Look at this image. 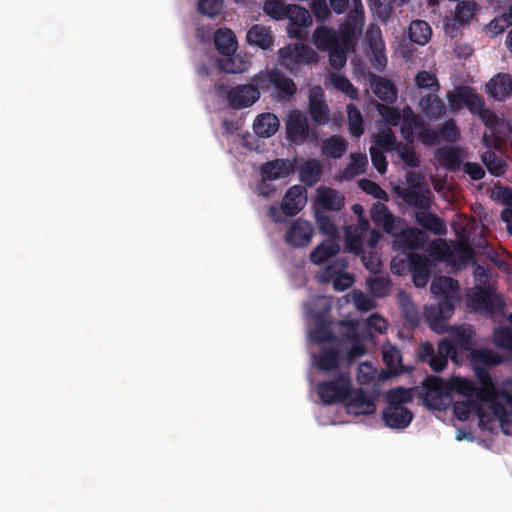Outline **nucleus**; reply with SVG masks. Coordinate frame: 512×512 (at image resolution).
<instances>
[{
	"label": "nucleus",
	"instance_id": "obj_1",
	"mask_svg": "<svg viewBox=\"0 0 512 512\" xmlns=\"http://www.w3.org/2000/svg\"><path fill=\"white\" fill-rule=\"evenodd\" d=\"M252 82L264 93L273 88L282 100L290 99L297 92L295 82L277 67L260 71L253 76Z\"/></svg>",
	"mask_w": 512,
	"mask_h": 512
},
{
	"label": "nucleus",
	"instance_id": "obj_2",
	"mask_svg": "<svg viewBox=\"0 0 512 512\" xmlns=\"http://www.w3.org/2000/svg\"><path fill=\"white\" fill-rule=\"evenodd\" d=\"M280 65L296 75L302 65L317 63L318 53L309 45L304 43H294L286 45L278 50Z\"/></svg>",
	"mask_w": 512,
	"mask_h": 512
},
{
	"label": "nucleus",
	"instance_id": "obj_3",
	"mask_svg": "<svg viewBox=\"0 0 512 512\" xmlns=\"http://www.w3.org/2000/svg\"><path fill=\"white\" fill-rule=\"evenodd\" d=\"M316 392L320 400L326 404L346 402L352 394V380L347 373L340 372L328 381L319 382Z\"/></svg>",
	"mask_w": 512,
	"mask_h": 512
},
{
	"label": "nucleus",
	"instance_id": "obj_4",
	"mask_svg": "<svg viewBox=\"0 0 512 512\" xmlns=\"http://www.w3.org/2000/svg\"><path fill=\"white\" fill-rule=\"evenodd\" d=\"M467 302L468 306L475 312L487 316L495 315L504 308L502 297L495 293L490 285L477 286L475 290L468 295Z\"/></svg>",
	"mask_w": 512,
	"mask_h": 512
},
{
	"label": "nucleus",
	"instance_id": "obj_5",
	"mask_svg": "<svg viewBox=\"0 0 512 512\" xmlns=\"http://www.w3.org/2000/svg\"><path fill=\"white\" fill-rule=\"evenodd\" d=\"M285 127L286 138L295 145L318 141L316 131L309 127L307 117L298 109L289 112Z\"/></svg>",
	"mask_w": 512,
	"mask_h": 512
},
{
	"label": "nucleus",
	"instance_id": "obj_6",
	"mask_svg": "<svg viewBox=\"0 0 512 512\" xmlns=\"http://www.w3.org/2000/svg\"><path fill=\"white\" fill-rule=\"evenodd\" d=\"M423 402L433 409L442 411L449 407L452 396L446 381L436 376H428L423 382Z\"/></svg>",
	"mask_w": 512,
	"mask_h": 512
},
{
	"label": "nucleus",
	"instance_id": "obj_7",
	"mask_svg": "<svg viewBox=\"0 0 512 512\" xmlns=\"http://www.w3.org/2000/svg\"><path fill=\"white\" fill-rule=\"evenodd\" d=\"M260 88L256 84L238 85L227 92L228 105L233 109L252 106L260 98Z\"/></svg>",
	"mask_w": 512,
	"mask_h": 512
},
{
	"label": "nucleus",
	"instance_id": "obj_8",
	"mask_svg": "<svg viewBox=\"0 0 512 512\" xmlns=\"http://www.w3.org/2000/svg\"><path fill=\"white\" fill-rule=\"evenodd\" d=\"M394 192L401 198L407 205L416 208L417 211L431 208L432 193L428 188L422 187H400L394 188Z\"/></svg>",
	"mask_w": 512,
	"mask_h": 512
},
{
	"label": "nucleus",
	"instance_id": "obj_9",
	"mask_svg": "<svg viewBox=\"0 0 512 512\" xmlns=\"http://www.w3.org/2000/svg\"><path fill=\"white\" fill-rule=\"evenodd\" d=\"M313 234L314 228L311 223L299 218L290 225L285 241L294 248H302L310 244Z\"/></svg>",
	"mask_w": 512,
	"mask_h": 512
},
{
	"label": "nucleus",
	"instance_id": "obj_10",
	"mask_svg": "<svg viewBox=\"0 0 512 512\" xmlns=\"http://www.w3.org/2000/svg\"><path fill=\"white\" fill-rule=\"evenodd\" d=\"M431 262L423 254L411 253L408 255V270L412 275L416 287H425L430 277Z\"/></svg>",
	"mask_w": 512,
	"mask_h": 512
},
{
	"label": "nucleus",
	"instance_id": "obj_11",
	"mask_svg": "<svg viewBox=\"0 0 512 512\" xmlns=\"http://www.w3.org/2000/svg\"><path fill=\"white\" fill-rule=\"evenodd\" d=\"M369 226L367 219L360 218L357 225H350L346 228L345 242L349 252L354 254H361L363 252L364 240L370 231Z\"/></svg>",
	"mask_w": 512,
	"mask_h": 512
},
{
	"label": "nucleus",
	"instance_id": "obj_12",
	"mask_svg": "<svg viewBox=\"0 0 512 512\" xmlns=\"http://www.w3.org/2000/svg\"><path fill=\"white\" fill-rule=\"evenodd\" d=\"M286 17L290 20L288 33L293 38H302L304 36V29L312 23L310 12L298 5L287 7Z\"/></svg>",
	"mask_w": 512,
	"mask_h": 512
},
{
	"label": "nucleus",
	"instance_id": "obj_13",
	"mask_svg": "<svg viewBox=\"0 0 512 512\" xmlns=\"http://www.w3.org/2000/svg\"><path fill=\"white\" fill-rule=\"evenodd\" d=\"M295 170L296 161L290 159H274L260 167L261 177L269 181L288 177Z\"/></svg>",
	"mask_w": 512,
	"mask_h": 512
},
{
	"label": "nucleus",
	"instance_id": "obj_14",
	"mask_svg": "<svg viewBox=\"0 0 512 512\" xmlns=\"http://www.w3.org/2000/svg\"><path fill=\"white\" fill-rule=\"evenodd\" d=\"M364 25L363 7H356L349 11L346 21L341 25L340 32L344 44L352 42L362 33Z\"/></svg>",
	"mask_w": 512,
	"mask_h": 512
},
{
	"label": "nucleus",
	"instance_id": "obj_15",
	"mask_svg": "<svg viewBox=\"0 0 512 512\" xmlns=\"http://www.w3.org/2000/svg\"><path fill=\"white\" fill-rule=\"evenodd\" d=\"M395 244L402 250H417L424 247L428 241L427 234L416 227H409L394 234Z\"/></svg>",
	"mask_w": 512,
	"mask_h": 512
},
{
	"label": "nucleus",
	"instance_id": "obj_16",
	"mask_svg": "<svg viewBox=\"0 0 512 512\" xmlns=\"http://www.w3.org/2000/svg\"><path fill=\"white\" fill-rule=\"evenodd\" d=\"M347 411L354 415H371L376 411L374 398L362 389L352 390L350 398L347 400Z\"/></svg>",
	"mask_w": 512,
	"mask_h": 512
},
{
	"label": "nucleus",
	"instance_id": "obj_17",
	"mask_svg": "<svg viewBox=\"0 0 512 512\" xmlns=\"http://www.w3.org/2000/svg\"><path fill=\"white\" fill-rule=\"evenodd\" d=\"M340 325L347 327L344 337L350 343V348L346 352V358L349 362L355 361L366 353V347L357 332V321L342 320Z\"/></svg>",
	"mask_w": 512,
	"mask_h": 512
},
{
	"label": "nucleus",
	"instance_id": "obj_18",
	"mask_svg": "<svg viewBox=\"0 0 512 512\" xmlns=\"http://www.w3.org/2000/svg\"><path fill=\"white\" fill-rule=\"evenodd\" d=\"M305 189L300 185L290 187L281 202V209L287 216L297 215L306 203Z\"/></svg>",
	"mask_w": 512,
	"mask_h": 512
},
{
	"label": "nucleus",
	"instance_id": "obj_19",
	"mask_svg": "<svg viewBox=\"0 0 512 512\" xmlns=\"http://www.w3.org/2000/svg\"><path fill=\"white\" fill-rule=\"evenodd\" d=\"M382 419L389 428L404 429L411 423L413 414L405 406H387L382 411Z\"/></svg>",
	"mask_w": 512,
	"mask_h": 512
},
{
	"label": "nucleus",
	"instance_id": "obj_20",
	"mask_svg": "<svg viewBox=\"0 0 512 512\" xmlns=\"http://www.w3.org/2000/svg\"><path fill=\"white\" fill-rule=\"evenodd\" d=\"M437 358H434L430 363V368L434 372H441L448 364V359L457 362V347L449 339H442L439 341L436 352Z\"/></svg>",
	"mask_w": 512,
	"mask_h": 512
},
{
	"label": "nucleus",
	"instance_id": "obj_21",
	"mask_svg": "<svg viewBox=\"0 0 512 512\" xmlns=\"http://www.w3.org/2000/svg\"><path fill=\"white\" fill-rule=\"evenodd\" d=\"M317 204L325 210L340 211L345 205L344 195L330 187L320 186L317 188Z\"/></svg>",
	"mask_w": 512,
	"mask_h": 512
},
{
	"label": "nucleus",
	"instance_id": "obj_22",
	"mask_svg": "<svg viewBox=\"0 0 512 512\" xmlns=\"http://www.w3.org/2000/svg\"><path fill=\"white\" fill-rule=\"evenodd\" d=\"M416 222L434 235L444 236L447 234V226L443 219L431 212L430 209H423L415 213Z\"/></svg>",
	"mask_w": 512,
	"mask_h": 512
},
{
	"label": "nucleus",
	"instance_id": "obj_23",
	"mask_svg": "<svg viewBox=\"0 0 512 512\" xmlns=\"http://www.w3.org/2000/svg\"><path fill=\"white\" fill-rule=\"evenodd\" d=\"M370 86L373 93L383 102L394 103L397 99V90L393 82L376 74L370 75Z\"/></svg>",
	"mask_w": 512,
	"mask_h": 512
},
{
	"label": "nucleus",
	"instance_id": "obj_24",
	"mask_svg": "<svg viewBox=\"0 0 512 512\" xmlns=\"http://www.w3.org/2000/svg\"><path fill=\"white\" fill-rule=\"evenodd\" d=\"M461 152L462 150L458 147L444 146L436 150L435 158L443 168L450 172H457L463 165Z\"/></svg>",
	"mask_w": 512,
	"mask_h": 512
},
{
	"label": "nucleus",
	"instance_id": "obj_25",
	"mask_svg": "<svg viewBox=\"0 0 512 512\" xmlns=\"http://www.w3.org/2000/svg\"><path fill=\"white\" fill-rule=\"evenodd\" d=\"M280 122L278 117L270 112L258 115L253 122V130L260 138H269L279 129Z\"/></svg>",
	"mask_w": 512,
	"mask_h": 512
},
{
	"label": "nucleus",
	"instance_id": "obj_26",
	"mask_svg": "<svg viewBox=\"0 0 512 512\" xmlns=\"http://www.w3.org/2000/svg\"><path fill=\"white\" fill-rule=\"evenodd\" d=\"M472 412H476L481 423H484L485 413L482 407V400L467 399L466 401H456L453 404V414L460 421H466Z\"/></svg>",
	"mask_w": 512,
	"mask_h": 512
},
{
	"label": "nucleus",
	"instance_id": "obj_27",
	"mask_svg": "<svg viewBox=\"0 0 512 512\" xmlns=\"http://www.w3.org/2000/svg\"><path fill=\"white\" fill-rule=\"evenodd\" d=\"M246 40L250 45L257 46L263 50H270L274 45V37L270 28L255 24L246 34Z\"/></svg>",
	"mask_w": 512,
	"mask_h": 512
},
{
	"label": "nucleus",
	"instance_id": "obj_28",
	"mask_svg": "<svg viewBox=\"0 0 512 512\" xmlns=\"http://www.w3.org/2000/svg\"><path fill=\"white\" fill-rule=\"evenodd\" d=\"M487 88L493 98L504 100L512 94V76L499 73L488 82Z\"/></svg>",
	"mask_w": 512,
	"mask_h": 512
},
{
	"label": "nucleus",
	"instance_id": "obj_29",
	"mask_svg": "<svg viewBox=\"0 0 512 512\" xmlns=\"http://www.w3.org/2000/svg\"><path fill=\"white\" fill-rule=\"evenodd\" d=\"M340 352L333 348H324L314 357V363L318 370L325 373L337 371L340 366Z\"/></svg>",
	"mask_w": 512,
	"mask_h": 512
},
{
	"label": "nucleus",
	"instance_id": "obj_30",
	"mask_svg": "<svg viewBox=\"0 0 512 512\" xmlns=\"http://www.w3.org/2000/svg\"><path fill=\"white\" fill-rule=\"evenodd\" d=\"M216 50L223 56H232L237 49V40L234 32L229 28H220L214 34Z\"/></svg>",
	"mask_w": 512,
	"mask_h": 512
},
{
	"label": "nucleus",
	"instance_id": "obj_31",
	"mask_svg": "<svg viewBox=\"0 0 512 512\" xmlns=\"http://www.w3.org/2000/svg\"><path fill=\"white\" fill-rule=\"evenodd\" d=\"M430 290L435 297H459L460 285L452 277L441 276L432 281Z\"/></svg>",
	"mask_w": 512,
	"mask_h": 512
},
{
	"label": "nucleus",
	"instance_id": "obj_32",
	"mask_svg": "<svg viewBox=\"0 0 512 512\" xmlns=\"http://www.w3.org/2000/svg\"><path fill=\"white\" fill-rule=\"evenodd\" d=\"M371 218L373 222L381 226L388 234H393L395 230V218L385 204H374L371 209Z\"/></svg>",
	"mask_w": 512,
	"mask_h": 512
},
{
	"label": "nucleus",
	"instance_id": "obj_33",
	"mask_svg": "<svg viewBox=\"0 0 512 512\" xmlns=\"http://www.w3.org/2000/svg\"><path fill=\"white\" fill-rule=\"evenodd\" d=\"M321 278L322 282H329L332 280L334 290L340 292L350 288L354 282L353 277L349 273L336 271L333 265L326 267Z\"/></svg>",
	"mask_w": 512,
	"mask_h": 512
},
{
	"label": "nucleus",
	"instance_id": "obj_34",
	"mask_svg": "<svg viewBox=\"0 0 512 512\" xmlns=\"http://www.w3.org/2000/svg\"><path fill=\"white\" fill-rule=\"evenodd\" d=\"M475 372L480 383V387H477V398L482 401L495 398L496 388L489 371L485 367H476Z\"/></svg>",
	"mask_w": 512,
	"mask_h": 512
},
{
	"label": "nucleus",
	"instance_id": "obj_35",
	"mask_svg": "<svg viewBox=\"0 0 512 512\" xmlns=\"http://www.w3.org/2000/svg\"><path fill=\"white\" fill-rule=\"evenodd\" d=\"M419 104L424 115L430 120L439 119L446 112L444 102L437 95L423 96Z\"/></svg>",
	"mask_w": 512,
	"mask_h": 512
},
{
	"label": "nucleus",
	"instance_id": "obj_36",
	"mask_svg": "<svg viewBox=\"0 0 512 512\" xmlns=\"http://www.w3.org/2000/svg\"><path fill=\"white\" fill-rule=\"evenodd\" d=\"M458 96L465 107L476 115L485 106L484 99L470 86L457 87Z\"/></svg>",
	"mask_w": 512,
	"mask_h": 512
},
{
	"label": "nucleus",
	"instance_id": "obj_37",
	"mask_svg": "<svg viewBox=\"0 0 512 512\" xmlns=\"http://www.w3.org/2000/svg\"><path fill=\"white\" fill-rule=\"evenodd\" d=\"M347 141L339 135H332L323 140L321 145V153L333 159L341 158L347 151Z\"/></svg>",
	"mask_w": 512,
	"mask_h": 512
},
{
	"label": "nucleus",
	"instance_id": "obj_38",
	"mask_svg": "<svg viewBox=\"0 0 512 512\" xmlns=\"http://www.w3.org/2000/svg\"><path fill=\"white\" fill-rule=\"evenodd\" d=\"M322 168L317 159H309L299 168V178L305 185L311 187L321 178Z\"/></svg>",
	"mask_w": 512,
	"mask_h": 512
},
{
	"label": "nucleus",
	"instance_id": "obj_39",
	"mask_svg": "<svg viewBox=\"0 0 512 512\" xmlns=\"http://www.w3.org/2000/svg\"><path fill=\"white\" fill-rule=\"evenodd\" d=\"M340 250L335 239L324 241L316 246L310 254V260L316 265L324 263L327 259L335 256Z\"/></svg>",
	"mask_w": 512,
	"mask_h": 512
},
{
	"label": "nucleus",
	"instance_id": "obj_40",
	"mask_svg": "<svg viewBox=\"0 0 512 512\" xmlns=\"http://www.w3.org/2000/svg\"><path fill=\"white\" fill-rule=\"evenodd\" d=\"M409 39L419 45H425L431 38L432 29L424 20L412 21L409 26Z\"/></svg>",
	"mask_w": 512,
	"mask_h": 512
},
{
	"label": "nucleus",
	"instance_id": "obj_41",
	"mask_svg": "<svg viewBox=\"0 0 512 512\" xmlns=\"http://www.w3.org/2000/svg\"><path fill=\"white\" fill-rule=\"evenodd\" d=\"M446 383L450 393L457 392L458 394L467 397V399H473V396L477 399L478 390L473 381L461 377H452Z\"/></svg>",
	"mask_w": 512,
	"mask_h": 512
},
{
	"label": "nucleus",
	"instance_id": "obj_42",
	"mask_svg": "<svg viewBox=\"0 0 512 512\" xmlns=\"http://www.w3.org/2000/svg\"><path fill=\"white\" fill-rule=\"evenodd\" d=\"M424 318L428 326L437 333H443L447 328V319L436 305L425 307Z\"/></svg>",
	"mask_w": 512,
	"mask_h": 512
},
{
	"label": "nucleus",
	"instance_id": "obj_43",
	"mask_svg": "<svg viewBox=\"0 0 512 512\" xmlns=\"http://www.w3.org/2000/svg\"><path fill=\"white\" fill-rule=\"evenodd\" d=\"M313 42L320 50L327 51L336 44L339 40L333 30L328 27H318L313 33Z\"/></svg>",
	"mask_w": 512,
	"mask_h": 512
},
{
	"label": "nucleus",
	"instance_id": "obj_44",
	"mask_svg": "<svg viewBox=\"0 0 512 512\" xmlns=\"http://www.w3.org/2000/svg\"><path fill=\"white\" fill-rule=\"evenodd\" d=\"M313 342L318 344L329 343L334 340L330 323L321 315H317V324L309 333Z\"/></svg>",
	"mask_w": 512,
	"mask_h": 512
},
{
	"label": "nucleus",
	"instance_id": "obj_45",
	"mask_svg": "<svg viewBox=\"0 0 512 512\" xmlns=\"http://www.w3.org/2000/svg\"><path fill=\"white\" fill-rule=\"evenodd\" d=\"M309 114L317 125H325L329 121V107L327 103L315 96L309 99Z\"/></svg>",
	"mask_w": 512,
	"mask_h": 512
},
{
	"label": "nucleus",
	"instance_id": "obj_46",
	"mask_svg": "<svg viewBox=\"0 0 512 512\" xmlns=\"http://www.w3.org/2000/svg\"><path fill=\"white\" fill-rule=\"evenodd\" d=\"M454 344L463 351H472L474 330L471 325L457 326L452 329Z\"/></svg>",
	"mask_w": 512,
	"mask_h": 512
},
{
	"label": "nucleus",
	"instance_id": "obj_47",
	"mask_svg": "<svg viewBox=\"0 0 512 512\" xmlns=\"http://www.w3.org/2000/svg\"><path fill=\"white\" fill-rule=\"evenodd\" d=\"M481 160L493 176H502L506 171V162L493 151H485Z\"/></svg>",
	"mask_w": 512,
	"mask_h": 512
},
{
	"label": "nucleus",
	"instance_id": "obj_48",
	"mask_svg": "<svg viewBox=\"0 0 512 512\" xmlns=\"http://www.w3.org/2000/svg\"><path fill=\"white\" fill-rule=\"evenodd\" d=\"M348 128L352 136L359 138L364 133L363 118L360 110L354 105H347Z\"/></svg>",
	"mask_w": 512,
	"mask_h": 512
},
{
	"label": "nucleus",
	"instance_id": "obj_49",
	"mask_svg": "<svg viewBox=\"0 0 512 512\" xmlns=\"http://www.w3.org/2000/svg\"><path fill=\"white\" fill-rule=\"evenodd\" d=\"M367 288L376 298L387 296L391 289V281L388 276L370 277L367 279Z\"/></svg>",
	"mask_w": 512,
	"mask_h": 512
},
{
	"label": "nucleus",
	"instance_id": "obj_50",
	"mask_svg": "<svg viewBox=\"0 0 512 512\" xmlns=\"http://www.w3.org/2000/svg\"><path fill=\"white\" fill-rule=\"evenodd\" d=\"M333 86L339 91L343 92L351 100L359 99L358 89L351 83V81L344 75L334 74L331 76Z\"/></svg>",
	"mask_w": 512,
	"mask_h": 512
},
{
	"label": "nucleus",
	"instance_id": "obj_51",
	"mask_svg": "<svg viewBox=\"0 0 512 512\" xmlns=\"http://www.w3.org/2000/svg\"><path fill=\"white\" fill-rule=\"evenodd\" d=\"M493 342L496 347L512 355V329L499 327L493 331Z\"/></svg>",
	"mask_w": 512,
	"mask_h": 512
},
{
	"label": "nucleus",
	"instance_id": "obj_52",
	"mask_svg": "<svg viewBox=\"0 0 512 512\" xmlns=\"http://www.w3.org/2000/svg\"><path fill=\"white\" fill-rule=\"evenodd\" d=\"M472 359L475 363L487 366H496L503 362V358L498 353L486 348L472 351Z\"/></svg>",
	"mask_w": 512,
	"mask_h": 512
},
{
	"label": "nucleus",
	"instance_id": "obj_53",
	"mask_svg": "<svg viewBox=\"0 0 512 512\" xmlns=\"http://www.w3.org/2000/svg\"><path fill=\"white\" fill-rule=\"evenodd\" d=\"M387 406H404L412 401V394L409 389L398 387L391 389L386 394Z\"/></svg>",
	"mask_w": 512,
	"mask_h": 512
},
{
	"label": "nucleus",
	"instance_id": "obj_54",
	"mask_svg": "<svg viewBox=\"0 0 512 512\" xmlns=\"http://www.w3.org/2000/svg\"><path fill=\"white\" fill-rule=\"evenodd\" d=\"M396 152L406 166L411 168L420 166V158L412 146L399 142Z\"/></svg>",
	"mask_w": 512,
	"mask_h": 512
},
{
	"label": "nucleus",
	"instance_id": "obj_55",
	"mask_svg": "<svg viewBox=\"0 0 512 512\" xmlns=\"http://www.w3.org/2000/svg\"><path fill=\"white\" fill-rule=\"evenodd\" d=\"M315 219H316V223L319 228V231L323 235H325L331 239H335L337 237V235H338L337 227L328 215H326L320 211H316Z\"/></svg>",
	"mask_w": 512,
	"mask_h": 512
},
{
	"label": "nucleus",
	"instance_id": "obj_56",
	"mask_svg": "<svg viewBox=\"0 0 512 512\" xmlns=\"http://www.w3.org/2000/svg\"><path fill=\"white\" fill-rule=\"evenodd\" d=\"M376 148L382 151H393L397 149L398 143L394 132L387 128L386 130L379 133L375 138Z\"/></svg>",
	"mask_w": 512,
	"mask_h": 512
},
{
	"label": "nucleus",
	"instance_id": "obj_57",
	"mask_svg": "<svg viewBox=\"0 0 512 512\" xmlns=\"http://www.w3.org/2000/svg\"><path fill=\"white\" fill-rule=\"evenodd\" d=\"M327 51L329 52V63L334 69L339 70L346 64V46L344 43L339 42Z\"/></svg>",
	"mask_w": 512,
	"mask_h": 512
},
{
	"label": "nucleus",
	"instance_id": "obj_58",
	"mask_svg": "<svg viewBox=\"0 0 512 512\" xmlns=\"http://www.w3.org/2000/svg\"><path fill=\"white\" fill-rule=\"evenodd\" d=\"M415 82L418 88L429 89L437 92L440 88L437 77L428 71H420L415 77Z\"/></svg>",
	"mask_w": 512,
	"mask_h": 512
},
{
	"label": "nucleus",
	"instance_id": "obj_59",
	"mask_svg": "<svg viewBox=\"0 0 512 512\" xmlns=\"http://www.w3.org/2000/svg\"><path fill=\"white\" fill-rule=\"evenodd\" d=\"M358 185L364 192L373 196L374 198L383 201L388 200V194L384 189L381 188V186L378 183L370 179H361L358 182Z\"/></svg>",
	"mask_w": 512,
	"mask_h": 512
},
{
	"label": "nucleus",
	"instance_id": "obj_60",
	"mask_svg": "<svg viewBox=\"0 0 512 512\" xmlns=\"http://www.w3.org/2000/svg\"><path fill=\"white\" fill-rule=\"evenodd\" d=\"M198 11L208 17H215L223 10V0H198Z\"/></svg>",
	"mask_w": 512,
	"mask_h": 512
},
{
	"label": "nucleus",
	"instance_id": "obj_61",
	"mask_svg": "<svg viewBox=\"0 0 512 512\" xmlns=\"http://www.w3.org/2000/svg\"><path fill=\"white\" fill-rule=\"evenodd\" d=\"M476 4L470 1H461L457 4L454 18L458 22L467 23L474 16Z\"/></svg>",
	"mask_w": 512,
	"mask_h": 512
},
{
	"label": "nucleus",
	"instance_id": "obj_62",
	"mask_svg": "<svg viewBox=\"0 0 512 512\" xmlns=\"http://www.w3.org/2000/svg\"><path fill=\"white\" fill-rule=\"evenodd\" d=\"M440 138L447 142H455L460 136V129L453 119L445 121L439 128Z\"/></svg>",
	"mask_w": 512,
	"mask_h": 512
},
{
	"label": "nucleus",
	"instance_id": "obj_63",
	"mask_svg": "<svg viewBox=\"0 0 512 512\" xmlns=\"http://www.w3.org/2000/svg\"><path fill=\"white\" fill-rule=\"evenodd\" d=\"M264 11L274 19H282L287 15V9L280 0H267L264 4Z\"/></svg>",
	"mask_w": 512,
	"mask_h": 512
},
{
	"label": "nucleus",
	"instance_id": "obj_64",
	"mask_svg": "<svg viewBox=\"0 0 512 512\" xmlns=\"http://www.w3.org/2000/svg\"><path fill=\"white\" fill-rule=\"evenodd\" d=\"M216 66L221 72L230 74L242 73L244 71V68H242L240 64H237L236 60L231 56L217 59Z\"/></svg>",
	"mask_w": 512,
	"mask_h": 512
}]
</instances>
